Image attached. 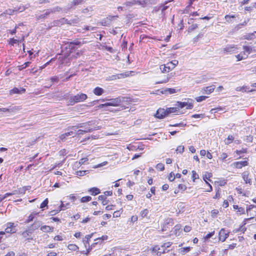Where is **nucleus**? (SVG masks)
Masks as SVG:
<instances>
[{"label": "nucleus", "mask_w": 256, "mask_h": 256, "mask_svg": "<svg viewBox=\"0 0 256 256\" xmlns=\"http://www.w3.org/2000/svg\"><path fill=\"white\" fill-rule=\"evenodd\" d=\"M87 95L83 93H79L74 96H72L70 98V102L72 104L75 103L82 102L87 98Z\"/></svg>", "instance_id": "1"}, {"label": "nucleus", "mask_w": 256, "mask_h": 256, "mask_svg": "<svg viewBox=\"0 0 256 256\" xmlns=\"http://www.w3.org/2000/svg\"><path fill=\"white\" fill-rule=\"evenodd\" d=\"M174 222L172 218H167L163 222L162 224V230L166 232L170 230V228L174 226Z\"/></svg>", "instance_id": "2"}, {"label": "nucleus", "mask_w": 256, "mask_h": 256, "mask_svg": "<svg viewBox=\"0 0 256 256\" xmlns=\"http://www.w3.org/2000/svg\"><path fill=\"white\" fill-rule=\"evenodd\" d=\"M109 100L110 102L100 104L98 106V107L99 108H103L108 106H119L120 103V100L118 98H112Z\"/></svg>", "instance_id": "3"}, {"label": "nucleus", "mask_w": 256, "mask_h": 256, "mask_svg": "<svg viewBox=\"0 0 256 256\" xmlns=\"http://www.w3.org/2000/svg\"><path fill=\"white\" fill-rule=\"evenodd\" d=\"M6 228L5 229V232L9 234H14L16 232V226L13 222H8L6 224Z\"/></svg>", "instance_id": "4"}, {"label": "nucleus", "mask_w": 256, "mask_h": 256, "mask_svg": "<svg viewBox=\"0 0 256 256\" xmlns=\"http://www.w3.org/2000/svg\"><path fill=\"white\" fill-rule=\"evenodd\" d=\"M177 104L180 110L184 107H186V108L188 110L192 109L193 108L192 104V102H190L189 100H188L187 102H178Z\"/></svg>", "instance_id": "5"}, {"label": "nucleus", "mask_w": 256, "mask_h": 256, "mask_svg": "<svg viewBox=\"0 0 256 256\" xmlns=\"http://www.w3.org/2000/svg\"><path fill=\"white\" fill-rule=\"evenodd\" d=\"M152 252L156 253V256H160L161 254L166 253L165 250L162 248V244L160 246L156 245L154 246L152 249Z\"/></svg>", "instance_id": "6"}, {"label": "nucleus", "mask_w": 256, "mask_h": 256, "mask_svg": "<svg viewBox=\"0 0 256 256\" xmlns=\"http://www.w3.org/2000/svg\"><path fill=\"white\" fill-rule=\"evenodd\" d=\"M228 232L224 229H221L218 234V240L224 242L228 238Z\"/></svg>", "instance_id": "7"}, {"label": "nucleus", "mask_w": 256, "mask_h": 256, "mask_svg": "<svg viewBox=\"0 0 256 256\" xmlns=\"http://www.w3.org/2000/svg\"><path fill=\"white\" fill-rule=\"evenodd\" d=\"M182 226L180 224L176 225L170 231V235H175L178 236L182 233Z\"/></svg>", "instance_id": "8"}, {"label": "nucleus", "mask_w": 256, "mask_h": 256, "mask_svg": "<svg viewBox=\"0 0 256 256\" xmlns=\"http://www.w3.org/2000/svg\"><path fill=\"white\" fill-rule=\"evenodd\" d=\"M167 116L166 110L162 108L158 109L155 114V116L160 119L163 118Z\"/></svg>", "instance_id": "9"}, {"label": "nucleus", "mask_w": 256, "mask_h": 256, "mask_svg": "<svg viewBox=\"0 0 256 256\" xmlns=\"http://www.w3.org/2000/svg\"><path fill=\"white\" fill-rule=\"evenodd\" d=\"M166 114H167L168 116V114H172V113H176V114H178L180 112L177 103L176 104H175V106L172 107V108H166Z\"/></svg>", "instance_id": "10"}, {"label": "nucleus", "mask_w": 256, "mask_h": 256, "mask_svg": "<svg viewBox=\"0 0 256 256\" xmlns=\"http://www.w3.org/2000/svg\"><path fill=\"white\" fill-rule=\"evenodd\" d=\"M56 10L58 11V8H54L53 10L48 9L44 11V12L40 14V15H38L37 16L38 19H40L46 18V16L49 15L50 13L53 12Z\"/></svg>", "instance_id": "11"}, {"label": "nucleus", "mask_w": 256, "mask_h": 256, "mask_svg": "<svg viewBox=\"0 0 256 256\" xmlns=\"http://www.w3.org/2000/svg\"><path fill=\"white\" fill-rule=\"evenodd\" d=\"M253 218H252V217L250 218H246L244 220V224L242 226H240L238 228H234V232H236V233L238 232H242V233H244V232L246 230V228L244 227V225L246 224V222H245L247 220H252Z\"/></svg>", "instance_id": "12"}, {"label": "nucleus", "mask_w": 256, "mask_h": 256, "mask_svg": "<svg viewBox=\"0 0 256 256\" xmlns=\"http://www.w3.org/2000/svg\"><path fill=\"white\" fill-rule=\"evenodd\" d=\"M172 64L169 62H168L166 64L164 65H162L160 66V69L162 72H168L170 70H172V67L171 66Z\"/></svg>", "instance_id": "13"}, {"label": "nucleus", "mask_w": 256, "mask_h": 256, "mask_svg": "<svg viewBox=\"0 0 256 256\" xmlns=\"http://www.w3.org/2000/svg\"><path fill=\"white\" fill-rule=\"evenodd\" d=\"M118 17V16H109L106 19L104 20L103 22H102V24L104 26H108L110 24L111 21Z\"/></svg>", "instance_id": "14"}, {"label": "nucleus", "mask_w": 256, "mask_h": 256, "mask_svg": "<svg viewBox=\"0 0 256 256\" xmlns=\"http://www.w3.org/2000/svg\"><path fill=\"white\" fill-rule=\"evenodd\" d=\"M234 166L237 168H242L243 166L248 165V162L247 160L236 162L233 164Z\"/></svg>", "instance_id": "15"}, {"label": "nucleus", "mask_w": 256, "mask_h": 256, "mask_svg": "<svg viewBox=\"0 0 256 256\" xmlns=\"http://www.w3.org/2000/svg\"><path fill=\"white\" fill-rule=\"evenodd\" d=\"M242 177L246 184H248L250 185L252 184V179L249 178V173L248 172H244L242 174Z\"/></svg>", "instance_id": "16"}, {"label": "nucleus", "mask_w": 256, "mask_h": 256, "mask_svg": "<svg viewBox=\"0 0 256 256\" xmlns=\"http://www.w3.org/2000/svg\"><path fill=\"white\" fill-rule=\"evenodd\" d=\"M25 92L26 90L24 88H14L10 91V95H12L14 94H20Z\"/></svg>", "instance_id": "17"}, {"label": "nucleus", "mask_w": 256, "mask_h": 256, "mask_svg": "<svg viewBox=\"0 0 256 256\" xmlns=\"http://www.w3.org/2000/svg\"><path fill=\"white\" fill-rule=\"evenodd\" d=\"M72 128L74 130V132H76V135H80L83 134L84 132H90L92 130V128H86L84 130H78L76 132V126H72Z\"/></svg>", "instance_id": "18"}, {"label": "nucleus", "mask_w": 256, "mask_h": 256, "mask_svg": "<svg viewBox=\"0 0 256 256\" xmlns=\"http://www.w3.org/2000/svg\"><path fill=\"white\" fill-rule=\"evenodd\" d=\"M236 49L237 48L234 45H228L224 48V52L229 53L235 51Z\"/></svg>", "instance_id": "19"}, {"label": "nucleus", "mask_w": 256, "mask_h": 256, "mask_svg": "<svg viewBox=\"0 0 256 256\" xmlns=\"http://www.w3.org/2000/svg\"><path fill=\"white\" fill-rule=\"evenodd\" d=\"M214 86H207L202 89V93L204 94H209L214 92Z\"/></svg>", "instance_id": "20"}, {"label": "nucleus", "mask_w": 256, "mask_h": 256, "mask_svg": "<svg viewBox=\"0 0 256 256\" xmlns=\"http://www.w3.org/2000/svg\"><path fill=\"white\" fill-rule=\"evenodd\" d=\"M140 4H142V2H141V1L138 0H134L132 1L126 2L124 4L126 5V7H130L136 4L140 5Z\"/></svg>", "instance_id": "21"}, {"label": "nucleus", "mask_w": 256, "mask_h": 256, "mask_svg": "<svg viewBox=\"0 0 256 256\" xmlns=\"http://www.w3.org/2000/svg\"><path fill=\"white\" fill-rule=\"evenodd\" d=\"M40 212H32L28 217V219L26 222V223H28L32 221L35 218L39 216Z\"/></svg>", "instance_id": "22"}, {"label": "nucleus", "mask_w": 256, "mask_h": 256, "mask_svg": "<svg viewBox=\"0 0 256 256\" xmlns=\"http://www.w3.org/2000/svg\"><path fill=\"white\" fill-rule=\"evenodd\" d=\"M142 4H140V5L143 6H148L150 4H154L156 2V0H144L141 1Z\"/></svg>", "instance_id": "23"}, {"label": "nucleus", "mask_w": 256, "mask_h": 256, "mask_svg": "<svg viewBox=\"0 0 256 256\" xmlns=\"http://www.w3.org/2000/svg\"><path fill=\"white\" fill-rule=\"evenodd\" d=\"M172 244V242H168L162 244V248L165 250V252L170 251V248L171 247Z\"/></svg>", "instance_id": "24"}, {"label": "nucleus", "mask_w": 256, "mask_h": 256, "mask_svg": "<svg viewBox=\"0 0 256 256\" xmlns=\"http://www.w3.org/2000/svg\"><path fill=\"white\" fill-rule=\"evenodd\" d=\"M88 192L92 196H96L100 193V190L98 188L94 187L88 190Z\"/></svg>", "instance_id": "25"}, {"label": "nucleus", "mask_w": 256, "mask_h": 256, "mask_svg": "<svg viewBox=\"0 0 256 256\" xmlns=\"http://www.w3.org/2000/svg\"><path fill=\"white\" fill-rule=\"evenodd\" d=\"M94 93L96 96H101L104 92V90L100 87L96 88L94 90Z\"/></svg>", "instance_id": "26"}, {"label": "nucleus", "mask_w": 256, "mask_h": 256, "mask_svg": "<svg viewBox=\"0 0 256 256\" xmlns=\"http://www.w3.org/2000/svg\"><path fill=\"white\" fill-rule=\"evenodd\" d=\"M40 230L46 232H49L53 231L54 228L48 226H44L40 228Z\"/></svg>", "instance_id": "27"}, {"label": "nucleus", "mask_w": 256, "mask_h": 256, "mask_svg": "<svg viewBox=\"0 0 256 256\" xmlns=\"http://www.w3.org/2000/svg\"><path fill=\"white\" fill-rule=\"evenodd\" d=\"M191 248H192L190 246L182 248L178 250V252L181 254H184L186 252H189L191 250Z\"/></svg>", "instance_id": "28"}, {"label": "nucleus", "mask_w": 256, "mask_h": 256, "mask_svg": "<svg viewBox=\"0 0 256 256\" xmlns=\"http://www.w3.org/2000/svg\"><path fill=\"white\" fill-rule=\"evenodd\" d=\"M98 200L101 201L102 204L103 206H106L108 204V201L106 200V196L104 194L100 195L98 196Z\"/></svg>", "instance_id": "29"}, {"label": "nucleus", "mask_w": 256, "mask_h": 256, "mask_svg": "<svg viewBox=\"0 0 256 256\" xmlns=\"http://www.w3.org/2000/svg\"><path fill=\"white\" fill-rule=\"evenodd\" d=\"M80 20L78 17H75L74 19L70 20L68 24L71 25L76 26L79 23Z\"/></svg>", "instance_id": "30"}, {"label": "nucleus", "mask_w": 256, "mask_h": 256, "mask_svg": "<svg viewBox=\"0 0 256 256\" xmlns=\"http://www.w3.org/2000/svg\"><path fill=\"white\" fill-rule=\"evenodd\" d=\"M24 8H20L19 10H17L16 8H15L14 10H6V14H8L9 15H12L13 14V13L14 12H18V11H19L20 12H22L23 10H24Z\"/></svg>", "instance_id": "31"}, {"label": "nucleus", "mask_w": 256, "mask_h": 256, "mask_svg": "<svg viewBox=\"0 0 256 256\" xmlns=\"http://www.w3.org/2000/svg\"><path fill=\"white\" fill-rule=\"evenodd\" d=\"M254 34H256V31L253 33H250L244 36V38L248 40H252L254 38Z\"/></svg>", "instance_id": "32"}, {"label": "nucleus", "mask_w": 256, "mask_h": 256, "mask_svg": "<svg viewBox=\"0 0 256 256\" xmlns=\"http://www.w3.org/2000/svg\"><path fill=\"white\" fill-rule=\"evenodd\" d=\"M40 226V222H34L30 227V229L33 232L35 230L38 229Z\"/></svg>", "instance_id": "33"}, {"label": "nucleus", "mask_w": 256, "mask_h": 256, "mask_svg": "<svg viewBox=\"0 0 256 256\" xmlns=\"http://www.w3.org/2000/svg\"><path fill=\"white\" fill-rule=\"evenodd\" d=\"M243 49L245 52H246L248 53V54H250L254 50L253 49V48L250 46H244Z\"/></svg>", "instance_id": "34"}, {"label": "nucleus", "mask_w": 256, "mask_h": 256, "mask_svg": "<svg viewBox=\"0 0 256 256\" xmlns=\"http://www.w3.org/2000/svg\"><path fill=\"white\" fill-rule=\"evenodd\" d=\"M68 248L70 250L74 251H76L78 250V247L74 244H68Z\"/></svg>", "instance_id": "35"}, {"label": "nucleus", "mask_w": 256, "mask_h": 256, "mask_svg": "<svg viewBox=\"0 0 256 256\" xmlns=\"http://www.w3.org/2000/svg\"><path fill=\"white\" fill-rule=\"evenodd\" d=\"M170 79V77L168 76H164V78L161 80L156 82V84H164L167 82Z\"/></svg>", "instance_id": "36"}, {"label": "nucleus", "mask_w": 256, "mask_h": 256, "mask_svg": "<svg viewBox=\"0 0 256 256\" xmlns=\"http://www.w3.org/2000/svg\"><path fill=\"white\" fill-rule=\"evenodd\" d=\"M83 44H84L83 42H82L80 41H76V42H70L69 46H70V48L72 49V48H74V45H76V46L82 45Z\"/></svg>", "instance_id": "37"}, {"label": "nucleus", "mask_w": 256, "mask_h": 256, "mask_svg": "<svg viewBox=\"0 0 256 256\" xmlns=\"http://www.w3.org/2000/svg\"><path fill=\"white\" fill-rule=\"evenodd\" d=\"M91 200H92L91 196H84V197L80 199V202H88Z\"/></svg>", "instance_id": "38"}, {"label": "nucleus", "mask_w": 256, "mask_h": 256, "mask_svg": "<svg viewBox=\"0 0 256 256\" xmlns=\"http://www.w3.org/2000/svg\"><path fill=\"white\" fill-rule=\"evenodd\" d=\"M214 233H215L214 231H212V232L206 235L204 237V240H208L214 234Z\"/></svg>", "instance_id": "39"}, {"label": "nucleus", "mask_w": 256, "mask_h": 256, "mask_svg": "<svg viewBox=\"0 0 256 256\" xmlns=\"http://www.w3.org/2000/svg\"><path fill=\"white\" fill-rule=\"evenodd\" d=\"M234 140V138L232 136H228L226 140H225V144H229L232 142Z\"/></svg>", "instance_id": "40"}, {"label": "nucleus", "mask_w": 256, "mask_h": 256, "mask_svg": "<svg viewBox=\"0 0 256 256\" xmlns=\"http://www.w3.org/2000/svg\"><path fill=\"white\" fill-rule=\"evenodd\" d=\"M64 134V136H66V138L68 137V136H72V137H74V136H76V134L75 132H73V131H70V132H66Z\"/></svg>", "instance_id": "41"}, {"label": "nucleus", "mask_w": 256, "mask_h": 256, "mask_svg": "<svg viewBox=\"0 0 256 256\" xmlns=\"http://www.w3.org/2000/svg\"><path fill=\"white\" fill-rule=\"evenodd\" d=\"M93 235V234H88V235H86L84 237V244H89V242H88V240H90V238L92 237Z\"/></svg>", "instance_id": "42"}, {"label": "nucleus", "mask_w": 256, "mask_h": 256, "mask_svg": "<svg viewBox=\"0 0 256 256\" xmlns=\"http://www.w3.org/2000/svg\"><path fill=\"white\" fill-rule=\"evenodd\" d=\"M32 232V231L30 229L24 232L22 234V235L24 238H26L27 236H29Z\"/></svg>", "instance_id": "43"}, {"label": "nucleus", "mask_w": 256, "mask_h": 256, "mask_svg": "<svg viewBox=\"0 0 256 256\" xmlns=\"http://www.w3.org/2000/svg\"><path fill=\"white\" fill-rule=\"evenodd\" d=\"M108 238V236H102V237L99 238L95 240V241L98 240V242L93 244H96L100 242V240H107Z\"/></svg>", "instance_id": "44"}, {"label": "nucleus", "mask_w": 256, "mask_h": 256, "mask_svg": "<svg viewBox=\"0 0 256 256\" xmlns=\"http://www.w3.org/2000/svg\"><path fill=\"white\" fill-rule=\"evenodd\" d=\"M83 0H74L72 2L71 7H72V6H77L80 4H82V2Z\"/></svg>", "instance_id": "45"}, {"label": "nucleus", "mask_w": 256, "mask_h": 256, "mask_svg": "<svg viewBox=\"0 0 256 256\" xmlns=\"http://www.w3.org/2000/svg\"><path fill=\"white\" fill-rule=\"evenodd\" d=\"M184 147L183 146H179L176 149V152L178 153L182 154L184 152Z\"/></svg>", "instance_id": "46"}, {"label": "nucleus", "mask_w": 256, "mask_h": 256, "mask_svg": "<svg viewBox=\"0 0 256 256\" xmlns=\"http://www.w3.org/2000/svg\"><path fill=\"white\" fill-rule=\"evenodd\" d=\"M14 194V193H6L4 195H2V196L0 195V202L2 200H4V198H7L8 196H12Z\"/></svg>", "instance_id": "47"}, {"label": "nucleus", "mask_w": 256, "mask_h": 256, "mask_svg": "<svg viewBox=\"0 0 256 256\" xmlns=\"http://www.w3.org/2000/svg\"><path fill=\"white\" fill-rule=\"evenodd\" d=\"M156 168L158 170H160V171H162L164 170V164H162V163H160V164H158L156 166Z\"/></svg>", "instance_id": "48"}, {"label": "nucleus", "mask_w": 256, "mask_h": 256, "mask_svg": "<svg viewBox=\"0 0 256 256\" xmlns=\"http://www.w3.org/2000/svg\"><path fill=\"white\" fill-rule=\"evenodd\" d=\"M236 15H232V16H229V15H226L225 16V19L226 20L227 22H230L232 20V18H236Z\"/></svg>", "instance_id": "49"}, {"label": "nucleus", "mask_w": 256, "mask_h": 256, "mask_svg": "<svg viewBox=\"0 0 256 256\" xmlns=\"http://www.w3.org/2000/svg\"><path fill=\"white\" fill-rule=\"evenodd\" d=\"M192 178L194 182L195 180L199 178L198 174L194 170L192 171Z\"/></svg>", "instance_id": "50"}, {"label": "nucleus", "mask_w": 256, "mask_h": 256, "mask_svg": "<svg viewBox=\"0 0 256 256\" xmlns=\"http://www.w3.org/2000/svg\"><path fill=\"white\" fill-rule=\"evenodd\" d=\"M212 176V174L210 172H206L204 176V180L206 182V180H210V178Z\"/></svg>", "instance_id": "51"}, {"label": "nucleus", "mask_w": 256, "mask_h": 256, "mask_svg": "<svg viewBox=\"0 0 256 256\" xmlns=\"http://www.w3.org/2000/svg\"><path fill=\"white\" fill-rule=\"evenodd\" d=\"M207 98L206 96H200L196 98V100L198 102H200L205 100Z\"/></svg>", "instance_id": "52"}, {"label": "nucleus", "mask_w": 256, "mask_h": 256, "mask_svg": "<svg viewBox=\"0 0 256 256\" xmlns=\"http://www.w3.org/2000/svg\"><path fill=\"white\" fill-rule=\"evenodd\" d=\"M48 204V199H46L40 204V208H44L47 206Z\"/></svg>", "instance_id": "53"}, {"label": "nucleus", "mask_w": 256, "mask_h": 256, "mask_svg": "<svg viewBox=\"0 0 256 256\" xmlns=\"http://www.w3.org/2000/svg\"><path fill=\"white\" fill-rule=\"evenodd\" d=\"M192 118H203L204 117V114H195L192 116Z\"/></svg>", "instance_id": "54"}, {"label": "nucleus", "mask_w": 256, "mask_h": 256, "mask_svg": "<svg viewBox=\"0 0 256 256\" xmlns=\"http://www.w3.org/2000/svg\"><path fill=\"white\" fill-rule=\"evenodd\" d=\"M218 212V209H213L211 212L212 216L214 218L216 217Z\"/></svg>", "instance_id": "55"}, {"label": "nucleus", "mask_w": 256, "mask_h": 256, "mask_svg": "<svg viewBox=\"0 0 256 256\" xmlns=\"http://www.w3.org/2000/svg\"><path fill=\"white\" fill-rule=\"evenodd\" d=\"M170 63L172 64L171 66H172V69H174L178 65V61L177 60H174L170 62Z\"/></svg>", "instance_id": "56"}, {"label": "nucleus", "mask_w": 256, "mask_h": 256, "mask_svg": "<svg viewBox=\"0 0 256 256\" xmlns=\"http://www.w3.org/2000/svg\"><path fill=\"white\" fill-rule=\"evenodd\" d=\"M236 58H238V61L241 60L243 59H245L248 58V56H240V54L236 56Z\"/></svg>", "instance_id": "57"}, {"label": "nucleus", "mask_w": 256, "mask_h": 256, "mask_svg": "<svg viewBox=\"0 0 256 256\" xmlns=\"http://www.w3.org/2000/svg\"><path fill=\"white\" fill-rule=\"evenodd\" d=\"M198 28V24H193L192 26H190V28H188V31L189 32L192 31L194 30H195L196 28Z\"/></svg>", "instance_id": "58"}, {"label": "nucleus", "mask_w": 256, "mask_h": 256, "mask_svg": "<svg viewBox=\"0 0 256 256\" xmlns=\"http://www.w3.org/2000/svg\"><path fill=\"white\" fill-rule=\"evenodd\" d=\"M118 79L122 78L127 76L128 74H116Z\"/></svg>", "instance_id": "59"}, {"label": "nucleus", "mask_w": 256, "mask_h": 256, "mask_svg": "<svg viewBox=\"0 0 256 256\" xmlns=\"http://www.w3.org/2000/svg\"><path fill=\"white\" fill-rule=\"evenodd\" d=\"M141 215L142 217L146 216L147 214H148V209H144L141 212Z\"/></svg>", "instance_id": "60"}, {"label": "nucleus", "mask_w": 256, "mask_h": 256, "mask_svg": "<svg viewBox=\"0 0 256 256\" xmlns=\"http://www.w3.org/2000/svg\"><path fill=\"white\" fill-rule=\"evenodd\" d=\"M175 178V176H174V174L172 172H171L170 174V176H168V180L170 181V182H172L173 180H174Z\"/></svg>", "instance_id": "61"}, {"label": "nucleus", "mask_w": 256, "mask_h": 256, "mask_svg": "<svg viewBox=\"0 0 256 256\" xmlns=\"http://www.w3.org/2000/svg\"><path fill=\"white\" fill-rule=\"evenodd\" d=\"M192 230V228L189 226H186L184 228V230L186 232H190Z\"/></svg>", "instance_id": "62"}, {"label": "nucleus", "mask_w": 256, "mask_h": 256, "mask_svg": "<svg viewBox=\"0 0 256 256\" xmlns=\"http://www.w3.org/2000/svg\"><path fill=\"white\" fill-rule=\"evenodd\" d=\"M50 80L52 82H58L59 80L58 78V76H53L50 78Z\"/></svg>", "instance_id": "63"}, {"label": "nucleus", "mask_w": 256, "mask_h": 256, "mask_svg": "<svg viewBox=\"0 0 256 256\" xmlns=\"http://www.w3.org/2000/svg\"><path fill=\"white\" fill-rule=\"evenodd\" d=\"M84 30H95V28L90 26H85Z\"/></svg>", "instance_id": "64"}]
</instances>
